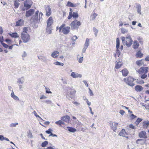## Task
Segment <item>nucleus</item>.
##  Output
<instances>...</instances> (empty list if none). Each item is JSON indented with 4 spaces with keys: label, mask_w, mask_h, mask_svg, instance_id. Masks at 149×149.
<instances>
[{
    "label": "nucleus",
    "mask_w": 149,
    "mask_h": 149,
    "mask_svg": "<svg viewBox=\"0 0 149 149\" xmlns=\"http://www.w3.org/2000/svg\"><path fill=\"white\" fill-rule=\"evenodd\" d=\"M135 80H136L135 79H134L131 77H129L127 78H125L124 79V81L128 85L131 86H133L135 85L133 83Z\"/></svg>",
    "instance_id": "1"
},
{
    "label": "nucleus",
    "mask_w": 149,
    "mask_h": 149,
    "mask_svg": "<svg viewBox=\"0 0 149 149\" xmlns=\"http://www.w3.org/2000/svg\"><path fill=\"white\" fill-rule=\"evenodd\" d=\"M80 25V22L76 19L72 22L70 24L71 28L72 30L77 29Z\"/></svg>",
    "instance_id": "2"
},
{
    "label": "nucleus",
    "mask_w": 149,
    "mask_h": 149,
    "mask_svg": "<svg viewBox=\"0 0 149 149\" xmlns=\"http://www.w3.org/2000/svg\"><path fill=\"white\" fill-rule=\"evenodd\" d=\"M21 38L23 42L25 43H27L30 39V36L28 34H24L21 33Z\"/></svg>",
    "instance_id": "3"
},
{
    "label": "nucleus",
    "mask_w": 149,
    "mask_h": 149,
    "mask_svg": "<svg viewBox=\"0 0 149 149\" xmlns=\"http://www.w3.org/2000/svg\"><path fill=\"white\" fill-rule=\"evenodd\" d=\"M148 67H142L138 70H136L139 74H146L148 72Z\"/></svg>",
    "instance_id": "4"
},
{
    "label": "nucleus",
    "mask_w": 149,
    "mask_h": 149,
    "mask_svg": "<svg viewBox=\"0 0 149 149\" xmlns=\"http://www.w3.org/2000/svg\"><path fill=\"white\" fill-rule=\"evenodd\" d=\"M125 39L126 41L125 42V45H126L128 47H130L133 41L131 37L130 36L127 37Z\"/></svg>",
    "instance_id": "5"
},
{
    "label": "nucleus",
    "mask_w": 149,
    "mask_h": 149,
    "mask_svg": "<svg viewBox=\"0 0 149 149\" xmlns=\"http://www.w3.org/2000/svg\"><path fill=\"white\" fill-rule=\"evenodd\" d=\"M32 3L31 0H26L24 2V7L27 9H29L31 7Z\"/></svg>",
    "instance_id": "6"
},
{
    "label": "nucleus",
    "mask_w": 149,
    "mask_h": 149,
    "mask_svg": "<svg viewBox=\"0 0 149 149\" xmlns=\"http://www.w3.org/2000/svg\"><path fill=\"white\" fill-rule=\"evenodd\" d=\"M76 91L73 90L71 91L69 94H68V95L67 96V98L69 99L70 100L72 99L74 97V94L76 93Z\"/></svg>",
    "instance_id": "7"
},
{
    "label": "nucleus",
    "mask_w": 149,
    "mask_h": 149,
    "mask_svg": "<svg viewBox=\"0 0 149 149\" xmlns=\"http://www.w3.org/2000/svg\"><path fill=\"white\" fill-rule=\"evenodd\" d=\"M46 15L47 16H49L51 14L52 11L49 6H45Z\"/></svg>",
    "instance_id": "8"
},
{
    "label": "nucleus",
    "mask_w": 149,
    "mask_h": 149,
    "mask_svg": "<svg viewBox=\"0 0 149 149\" xmlns=\"http://www.w3.org/2000/svg\"><path fill=\"white\" fill-rule=\"evenodd\" d=\"M40 18H38V16H35L33 15L31 18V20L33 21L34 22L36 23H38L40 22Z\"/></svg>",
    "instance_id": "9"
},
{
    "label": "nucleus",
    "mask_w": 149,
    "mask_h": 149,
    "mask_svg": "<svg viewBox=\"0 0 149 149\" xmlns=\"http://www.w3.org/2000/svg\"><path fill=\"white\" fill-rule=\"evenodd\" d=\"M70 28L69 27H64L62 30V33L65 34H67L70 32Z\"/></svg>",
    "instance_id": "10"
},
{
    "label": "nucleus",
    "mask_w": 149,
    "mask_h": 149,
    "mask_svg": "<svg viewBox=\"0 0 149 149\" xmlns=\"http://www.w3.org/2000/svg\"><path fill=\"white\" fill-rule=\"evenodd\" d=\"M118 123L116 122H113L110 123V126L112 129L114 131H115L117 129V127Z\"/></svg>",
    "instance_id": "11"
},
{
    "label": "nucleus",
    "mask_w": 149,
    "mask_h": 149,
    "mask_svg": "<svg viewBox=\"0 0 149 149\" xmlns=\"http://www.w3.org/2000/svg\"><path fill=\"white\" fill-rule=\"evenodd\" d=\"M146 134V132H145L141 131L139 133V136L140 138L146 139L147 137Z\"/></svg>",
    "instance_id": "12"
},
{
    "label": "nucleus",
    "mask_w": 149,
    "mask_h": 149,
    "mask_svg": "<svg viewBox=\"0 0 149 149\" xmlns=\"http://www.w3.org/2000/svg\"><path fill=\"white\" fill-rule=\"evenodd\" d=\"M70 76L74 78H81L82 76L81 74L74 72H72Z\"/></svg>",
    "instance_id": "13"
},
{
    "label": "nucleus",
    "mask_w": 149,
    "mask_h": 149,
    "mask_svg": "<svg viewBox=\"0 0 149 149\" xmlns=\"http://www.w3.org/2000/svg\"><path fill=\"white\" fill-rule=\"evenodd\" d=\"M34 12V10L33 9H30L28 11H26V13L25 16L26 17H29L32 15Z\"/></svg>",
    "instance_id": "14"
},
{
    "label": "nucleus",
    "mask_w": 149,
    "mask_h": 149,
    "mask_svg": "<svg viewBox=\"0 0 149 149\" xmlns=\"http://www.w3.org/2000/svg\"><path fill=\"white\" fill-rule=\"evenodd\" d=\"M53 22L52 17H50L47 21V26H50Z\"/></svg>",
    "instance_id": "15"
},
{
    "label": "nucleus",
    "mask_w": 149,
    "mask_h": 149,
    "mask_svg": "<svg viewBox=\"0 0 149 149\" xmlns=\"http://www.w3.org/2000/svg\"><path fill=\"white\" fill-rule=\"evenodd\" d=\"M70 119V117L67 115L64 116L61 118V120L66 122L68 123Z\"/></svg>",
    "instance_id": "16"
},
{
    "label": "nucleus",
    "mask_w": 149,
    "mask_h": 149,
    "mask_svg": "<svg viewBox=\"0 0 149 149\" xmlns=\"http://www.w3.org/2000/svg\"><path fill=\"white\" fill-rule=\"evenodd\" d=\"M119 135L120 136L126 137V136L127 135V134L125 130L123 129L119 132ZM126 137L128 138V137Z\"/></svg>",
    "instance_id": "17"
},
{
    "label": "nucleus",
    "mask_w": 149,
    "mask_h": 149,
    "mask_svg": "<svg viewBox=\"0 0 149 149\" xmlns=\"http://www.w3.org/2000/svg\"><path fill=\"white\" fill-rule=\"evenodd\" d=\"M25 79L23 77H21V78L17 79V83L19 84H23L24 82Z\"/></svg>",
    "instance_id": "18"
},
{
    "label": "nucleus",
    "mask_w": 149,
    "mask_h": 149,
    "mask_svg": "<svg viewBox=\"0 0 149 149\" xmlns=\"http://www.w3.org/2000/svg\"><path fill=\"white\" fill-rule=\"evenodd\" d=\"M143 87L140 85H137L135 86V90L137 92H140L143 90Z\"/></svg>",
    "instance_id": "19"
},
{
    "label": "nucleus",
    "mask_w": 149,
    "mask_h": 149,
    "mask_svg": "<svg viewBox=\"0 0 149 149\" xmlns=\"http://www.w3.org/2000/svg\"><path fill=\"white\" fill-rule=\"evenodd\" d=\"M24 21L22 19H20L16 22V26H19L22 25L24 24Z\"/></svg>",
    "instance_id": "20"
},
{
    "label": "nucleus",
    "mask_w": 149,
    "mask_h": 149,
    "mask_svg": "<svg viewBox=\"0 0 149 149\" xmlns=\"http://www.w3.org/2000/svg\"><path fill=\"white\" fill-rule=\"evenodd\" d=\"M121 72L123 76L126 77L127 76L128 74V71L127 69L125 68Z\"/></svg>",
    "instance_id": "21"
},
{
    "label": "nucleus",
    "mask_w": 149,
    "mask_h": 149,
    "mask_svg": "<svg viewBox=\"0 0 149 149\" xmlns=\"http://www.w3.org/2000/svg\"><path fill=\"white\" fill-rule=\"evenodd\" d=\"M139 46V44L136 40H134L132 45L133 47L135 49H137Z\"/></svg>",
    "instance_id": "22"
},
{
    "label": "nucleus",
    "mask_w": 149,
    "mask_h": 149,
    "mask_svg": "<svg viewBox=\"0 0 149 149\" xmlns=\"http://www.w3.org/2000/svg\"><path fill=\"white\" fill-rule=\"evenodd\" d=\"M52 28L50 26H47L46 28V32L48 34H51L52 33Z\"/></svg>",
    "instance_id": "23"
},
{
    "label": "nucleus",
    "mask_w": 149,
    "mask_h": 149,
    "mask_svg": "<svg viewBox=\"0 0 149 149\" xmlns=\"http://www.w3.org/2000/svg\"><path fill=\"white\" fill-rule=\"evenodd\" d=\"M11 96L15 100H19V98L14 94L13 91H12L11 94Z\"/></svg>",
    "instance_id": "24"
},
{
    "label": "nucleus",
    "mask_w": 149,
    "mask_h": 149,
    "mask_svg": "<svg viewBox=\"0 0 149 149\" xmlns=\"http://www.w3.org/2000/svg\"><path fill=\"white\" fill-rule=\"evenodd\" d=\"M59 52L57 51H54L51 54V56L52 57L54 58H56L57 57L58 55V54Z\"/></svg>",
    "instance_id": "25"
},
{
    "label": "nucleus",
    "mask_w": 149,
    "mask_h": 149,
    "mask_svg": "<svg viewBox=\"0 0 149 149\" xmlns=\"http://www.w3.org/2000/svg\"><path fill=\"white\" fill-rule=\"evenodd\" d=\"M136 8H137V13L140 14H141V6L140 4L137 5Z\"/></svg>",
    "instance_id": "26"
},
{
    "label": "nucleus",
    "mask_w": 149,
    "mask_h": 149,
    "mask_svg": "<svg viewBox=\"0 0 149 149\" xmlns=\"http://www.w3.org/2000/svg\"><path fill=\"white\" fill-rule=\"evenodd\" d=\"M145 140L142 139H138L136 141V143L138 144H142L145 143Z\"/></svg>",
    "instance_id": "27"
},
{
    "label": "nucleus",
    "mask_w": 149,
    "mask_h": 149,
    "mask_svg": "<svg viewBox=\"0 0 149 149\" xmlns=\"http://www.w3.org/2000/svg\"><path fill=\"white\" fill-rule=\"evenodd\" d=\"M143 56V54L141 53V51H139L136 54V58L139 57L141 58Z\"/></svg>",
    "instance_id": "28"
},
{
    "label": "nucleus",
    "mask_w": 149,
    "mask_h": 149,
    "mask_svg": "<svg viewBox=\"0 0 149 149\" xmlns=\"http://www.w3.org/2000/svg\"><path fill=\"white\" fill-rule=\"evenodd\" d=\"M143 63V62L142 60H138L136 62V64L139 66H141Z\"/></svg>",
    "instance_id": "29"
},
{
    "label": "nucleus",
    "mask_w": 149,
    "mask_h": 149,
    "mask_svg": "<svg viewBox=\"0 0 149 149\" xmlns=\"http://www.w3.org/2000/svg\"><path fill=\"white\" fill-rule=\"evenodd\" d=\"M89 43V39L88 38H87L84 44V47L85 48H87L88 47Z\"/></svg>",
    "instance_id": "30"
},
{
    "label": "nucleus",
    "mask_w": 149,
    "mask_h": 149,
    "mask_svg": "<svg viewBox=\"0 0 149 149\" xmlns=\"http://www.w3.org/2000/svg\"><path fill=\"white\" fill-rule=\"evenodd\" d=\"M76 6V4H74L70 1H68L67 5V6L72 7H75Z\"/></svg>",
    "instance_id": "31"
},
{
    "label": "nucleus",
    "mask_w": 149,
    "mask_h": 149,
    "mask_svg": "<svg viewBox=\"0 0 149 149\" xmlns=\"http://www.w3.org/2000/svg\"><path fill=\"white\" fill-rule=\"evenodd\" d=\"M67 128L68 129V130L71 132H74L76 131L75 129L72 127H68Z\"/></svg>",
    "instance_id": "32"
},
{
    "label": "nucleus",
    "mask_w": 149,
    "mask_h": 149,
    "mask_svg": "<svg viewBox=\"0 0 149 149\" xmlns=\"http://www.w3.org/2000/svg\"><path fill=\"white\" fill-rule=\"evenodd\" d=\"M10 35L12 37L14 38H17L19 37V36L17 33H10Z\"/></svg>",
    "instance_id": "33"
},
{
    "label": "nucleus",
    "mask_w": 149,
    "mask_h": 149,
    "mask_svg": "<svg viewBox=\"0 0 149 149\" xmlns=\"http://www.w3.org/2000/svg\"><path fill=\"white\" fill-rule=\"evenodd\" d=\"M116 49H118L120 47V40L118 38H116Z\"/></svg>",
    "instance_id": "34"
},
{
    "label": "nucleus",
    "mask_w": 149,
    "mask_h": 149,
    "mask_svg": "<svg viewBox=\"0 0 149 149\" xmlns=\"http://www.w3.org/2000/svg\"><path fill=\"white\" fill-rule=\"evenodd\" d=\"M72 14V16L73 18L76 19L78 17L79 15L77 12H74Z\"/></svg>",
    "instance_id": "35"
},
{
    "label": "nucleus",
    "mask_w": 149,
    "mask_h": 149,
    "mask_svg": "<svg viewBox=\"0 0 149 149\" xmlns=\"http://www.w3.org/2000/svg\"><path fill=\"white\" fill-rule=\"evenodd\" d=\"M122 65V63L120 62H118L116 64L115 68L116 69H118L120 68Z\"/></svg>",
    "instance_id": "36"
},
{
    "label": "nucleus",
    "mask_w": 149,
    "mask_h": 149,
    "mask_svg": "<svg viewBox=\"0 0 149 149\" xmlns=\"http://www.w3.org/2000/svg\"><path fill=\"white\" fill-rule=\"evenodd\" d=\"M28 27H24L23 29V31L22 33H23L24 34H27Z\"/></svg>",
    "instance_id": "37"
},
{
    "label": "nucleus",
    "mask_w": 149,
    "mask_h": 149,
    "mask_svg": "<svg viewBox=\"0 0 149 149\" xmlns=\"http://www.w3.org/2000/svg\"><path fill=\"white\" fill-rule=\"evenodd\" d=\"M20 4L19 3V1L17 0L14 1V5L16 8H17L19 6Z\"/></svg>",
    "instance_id": "38"
},
{
    "label": "nucleus",
    "mask_w": 149,
    "mask_h": 149,
    "mask_svg": "<svg viewBox=\"0 0 149 149\" xmlns=\"http://www.w3.org/2000/svg\"><path fill=\"white\" fill-rule=\"evenodd\" d=\"M55 123L56 124L59 125H61V124L65 125V123L60 120L56 122Z\"/></svg>",
    "instance_id": "39"
},
{
    "label": "nucleus",
    "mask_w": 149,
    "mask_h": 149,
    "mask_svg": "<svg viewBox=\"0 0 149 149\" xmlns=\"http://www.w3.org/2000/svg\"><path fill=\"white\" fill-rule=\"evenodd\" d=\"M142 120V119H141L140 118H138L137 119V120L135 122V123L136 125H138L139 124V123L141 122Z\"/></svg>",
    "instance_id": "40"
},
{
    "label": "nucleus",
    "mask_w": 149,
    "mask_h": 149,
    "mask_svg": "<svg viewBox=\"0 0 149 149\" xmlns=\"http://www.w3.org/2000/svg\"><path fill=\"white\" fill-rule=\"evenodd\" d=\"M48 144V142L47 141H45L42 143L41 146L42 147H45Z\"/></svg>",
    "instance_id": "41"
},
{
    "label": "nucleus",
    "mask_w": 149,
    "mask_h": 149,
    "mask_svg": "<svg viewBox=\"0 0 149 149\" xmlns=\"http://www.w3.org/2000/svg\"><path fill=\"white\" fill-rule=\"evenodd\" d=\"M54 64L56 65H61V66H63V63H60V62L57 61L56 62H54Z\"/></svg>",
    "instance_id": "42"
},
{
    "label": "nucleus",
    "mask_w": 149,
    "mask_h": 149,
    "mask_svg": "<svg viewBox=\"0 0 149 149\" xmlns=\"http://www.w3.org/2000/svg\"><path fill=\"white\" fill-rule=\"evenodd\" d=\"M93 31L95 32V37L97 36L98 30L95 27L93 28Z\"/></svg>",
    "instance_id": "43"
},
{
    "label": "nucleus",
    "mask_w": 149,
    "mask_h": 149,
    "mask_svg": "<svg viewBox=\"0 0 149 149\" xmlns=\"http://www.w3.org/2000/svg\"><path fill=\"white\" fill-rule=\"evenodd\" d=\"M143 125L147 127L149 125V121H145L143 123Z\"/></svg>",
    "instance_id": "44"
},
{
    "label": "nucleus",
    "mask_w": 149,
    "mask_h": 149,
    "mask_svg": "<svg viewBox=\"0 0 149 149\" xmlns=\"http://www.w3.org/2000/svg\"><path fill=\"white\" fill-rule=\"evenodd\" d=\"M121 32L123 33H127L128 32V30L125 29L124 28H122L121 29Z\"/></svg>",
    "instance_id": "45"
},
{
    "label": "nucleus",
    "mask_w": 149,
    "mask_h": 149,
    "mask_svg": "<svg viewBox=\"0 0 149 149\" xmlns=\"http://www.w3.org/2000/svg\"><path fill=\"white\" fill-rule=\"evenodd\" d=\"M97 15V14L94 13L93 15L91 16L92 20H94Z\"/></svg>",
    "instance_id": "46"
},
{
    "label": "nucleus",
    "mask_w": 149,
    "mask_h": 149,
    "mask_svg": "<svg viewBox=\"0 0 149 149\" xmlns=\"http://www.w3.org/2000/svg\"><path fill=\"white\" fill-rule=\"evenodd\" d=\"M18 124V123H12L10 124V127H15L17 126V125Z\"/></svg>",
    "instance_id": "47"
},
{
    "label": "nucleus",
    "mask_w": 149,
    "mask_h": 149,
    "mask_svg": "<svg viewBox=\"0 0 149 149\" xmlns=\"http://www.w3.org/2000/svg\"><path fill=\"white\" fill-rule=\"evenodd\" d=\"M65 24H62L59 28V32H60L61 31L62 29L63 28L65 27Z\"/></svg>",
    "instance_id": "48"
},
{
    "label": "nucleus",
    "mask_w": 149,
    "mask_h": 149,
    "mask_svg": "<svg viewBox=\"0 0 149 149\" xmlns=\"http://www.w3.org/2000/svg\"><path fill=\"white\" fill-rule=\"evenodd\" d=\"M53 130H52L49 128L48 129V130L46 131V133L47 134H51V133L52 132V131Z\"/></svg>",
    "instance_id": "49"
},
{
    "label": "nucleus",
    "mask_w": 149,
    "mask_h": 149,
    "mask_svg": "<svg viewBox=\"0 0 149 149\" xmlns=\"http://www.w3.org/2000/svg\"><path fill=\"white\" fill-rule=\"evenodd\" d=\"M121 40L123 45H125V42L126 41V39H125V37H122L121 38Z\"/></svg>",
    "instance_id": "50"
},
{
    "label": "nucleus",
    "mask_w": 149,
    "mask_h": 149,
    "mask_svg": "<svg viewBox=\"0 0 149 149\" xmlns=\"http://www.w3.org/2000/svg\"><path fill=\"white\" fill-rule=\"evenodd\" d=\"M72 12H70L69 16H68V19H70L72 16Z\"/></svg>",
    "instance_id": "51"
},
{
    "label": "nucleus",
    "mask_w": 149,
    "mask_h": 149,
    "mask_svg": "<svg viewBox=\"0 0 149 149\" xmlns=\"http://www.w3.org/2000/svg\"><path fill=\"white\" fill-rule=\"evenodd\" d=\"M1 44L3 45V47L5 48H7L8 47V45L6 44L3 43H2Z\"/></svg>",
    "instance_id": "52"
},
{
    "label": "nucleus",
    "mask_w": 149,
    "mask_h": 149,
    "mask_svg": "<svg viewBox=\"0 0 149 149\" xmlns=\"http://www.w3.org/2000/svg\"><path fill=\"white\" fill-rule=\"evenodd\" d=\"M146 74H144L142 75L141 76V78L142 79H144L146 78L147 77V75Z\"/></svg>",
    "instance_id": "53"
},
{
    "label": "nucleus",
    "mask_w": 149,
    "mask_h": 149,
    "mask_svg": "<svg viewBox=\"0 0 149 149\" xmlns=\"http://www.w3.org/2000/svg\"><path fill=\"white\" fill-rule=\"evenodd\" d=\"M45 89H46V93H52V92L51 91L48 90H49V88H47L46 87Z\"/></svg>",
    "instance_id": "54"
},
{
    "label": "nucleus",
    "mask_w": 149,
    "mask_h": 149,
    "mask_svg": "<svg viewBox=\"0 0 149 149\" xmlns=\"http://www.w3.org/2000/svg\"><path fill=\"white\" fill-rule=\"evenodd\" d=\"M83 60V57H81L79 60L78 62L79 63H81L82 62Z\"/></svg>",
    "instance_id": "55"
},
{
    "label": "nucleus",
    "mask_w": 149,
    "mask_h": 149,
    "mask_svg": "<svg viewBox=\"0 0 149 149\" xmlns=\"http://www.w3.org/2000/svg\"><path fill=\"white\" fill-rule=\"evenodd\" d=\"M22 56L23 58L27 56V54L25 51L23 52V53Z\"/></svg>",
    "instance_id": "56"
},
{
    "label": "nucleus",
    "mask_w": 149,
    "mask_h": 149,
    "mask_svg": "<svg viewBox=\"0 0 149 149\" xmlns=\"http://www.w3.org/2000/svg\"><path fill=\"white\" fill-rule=\"evenodd\" d=\"M52 136L53 137H56L57 136V135L55 134H54L52 132L50 134L49 136V137Z\"/></svg>",
    "instance_id": "57"
},
{
    "label": "nucleus",
    "mask_w": 149,
    "mask_h": 149,
    "mask_svg": "<svg viewBox=\"0 0 149 149\" xmlns=\"http://www.w3.org/2000/svg\"><path fill=\"white\" fill-rule=\"evenodd\" d=\"M138 40L139 41V42L140 43H141V44L143 43V42H142V38L139 37L138 38Z\"/></svg>",
    "instance_id": "58"
},
{
    "label": "nucleus",
    "mask_w": 149,
    "mask_h": 149,
    "mask_svg": "<svg viewBox=\"0 0 149 149\" xmlns=\"http://www.w3.org/2000/svg\"><path fill=\"white\" fill-rule=\"evenodd\" d=\"M116 51V54L118 55V56H119L120 54V51L118 49H117Z\"/></svg>",
    "instance_id": "59"
},
{
    "label": "nucleus",
    "mask_w": 149,
    "mask_h": 149,
    "mask_svg": "<svg viewBox=\"0 0 149 149\" xmlns=\"http://www.w3.org/2000/svg\"><path fill=\"white\" fill-rule=\"evenodd\" d=\"M129 127L133 129H135V127L132 124H131L129 125Z\"/></svg>",
    "instance_id": "60"
},
{
    "label": "nucleus",
    "mask_w": 149,
    "mask_h": 149,
    "mask_svg": "<svg viewBox=\"0 0 149 149\" xmlns=\"http://www.w3.org/2000/svg\"><path fill=\"white\" fill-rule=\"evenodd\" d=\"M119 113L121 115H123L125 113V112L124 110H120Z\"/></svg>",
    "instance_id": "61"
},
{
    "label": "nucleus",
    "mask_w": 149,
    "mask_h": 149,
    "mask_svg": "<svg viewBox=\"0 0 149 149\" xmlns=\"http://www.w3.org/2000/svg\"><path fill=\"white\" fill-rule=\"evenodd\" d=\"M33 113L34 114V115L36 117H39L40 118H41L39 116V115H37V113H36V112L35 111H33Z\"/></svg>",
    "instance_id": "62"
},
{
    "label": "nucleus",
    "mask_w": 149,
    "mask_h": 149,
    "mask_svg": "<svg viewBox=\"0 0 149 149\" xmlns=\"http://www.w3.org/2000/svg\"><path fill=\"white\" fill-rule=\"evenodd\" d=\"M77 39V36H74L72 38V40L73 41H75Z\"/></svg>",
    "instance_id": "63"
},
{
    "label": "nucleus",
    "mask_w": 149,
    "mask_h": 149,
    "mask_svg": "<svg viewBox=\"0 0 149 149\" xmlns=\"http://www.w3.org/2000/svg\"><path fill=\"white\" fill-rule=\"evenodd\" d=\"M0 140L1 141H3L4 140V137L2 135H0Z\"/></svg>",
    "instance_id": "64"
}]
</instances>
